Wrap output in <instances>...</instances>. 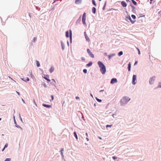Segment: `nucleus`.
I'll return each instance as SVG.
<instances>
[{
	"instance_id": "nucleus-1",
	"label": "nucleus",
	"mask_w": 161,
	"mask_h": 161,
	"mask_svg": "<svg viewBox=\"0 0 161 161\" xmlns=\"http://www.w3.org/2000/svg\"><path fill=\"white\" fill-rule=\"evenodd\" d=\"M97 64L100 68V71L103 74H104L106 70L105 66L102 62L100 61H98Z\"/></svg>"
},
{
	"instance_id": "nucleus-2",
	"label": "nucleus",
	"mask_w": 161,
	"mask_h": 161,
	"mask_svg": "<svg viewBox=\"0 0 161 161\" xmlns=\"http://www.w3.org/2000/svg\"><path fill=\"white\" fill-rule=\"evenodd\" d=\"M130 100L129 97H124L121 100L120 103L121 105H123L127 103Z\"/></svg>"
},
{
	"instance_id": "nucleus-3",
	"label": "nucleus",
	"mask_w": 161,
	"mask_h": 161,
	"mask_svg": "<svg viewBox=\"0 0 161 161\" xmlns=\"http://www.w3.org/2000/svg\"><path fill=\"white\" fill-rule=\"evenodd\" d=\"M136 83V76L134 75L133 76L132 83L133 85H135Z\"/></svg>"
},
{
	"instance_id": "nucleus-4",
	"label": "nucleus",
	"mask_w": 161,
	"mask_h": 161,
	"mask_svg": "<svg viewBox=\"0 0 161 161\" xmlns=\"http://www.w3.org/2000/svg\"><path fill=\"white\" fill-rule=\"evenodd\" d=\"M155 79V76H153L150 78L149 80V83L150 84H152L153 83L154 80Z\"/></svg>"
},
{
	"instance_id": "nucleus-5",
	"label": "nucleus",
	"mask_w": 161,
	"mask_h": 161,
	"mask_svg": "<svg viewBox=\"0 0 161 161\" xmlns=\"http://www.w3.org/2000/svg\"><path fill=\"white\" fill-rule=\"evenodd\" d=\"M86 19V13H84L82 16V21L83 24H86L85 20Z\"/></svg>"
},
{
	"instance_id": "nucleus-6",
	"label": "nucleus",
	"mask_w": 161,
	"mask_h": 161,
	"mask_svg": "<svg viewBox=\"0 0 161 161\" xmlns=\"http://www.w3.org/2000/svg\"><path fill=\"white\" fill-rule=\"evenodd\" d=\"M126 21H128V20H130L132 24H133L136 21V20H132L130 16H127L126 17Z\"/></svg>"
},
{
	"instance_id": "nucleus-7",
	"label": "nucleus",
	"mask_w": 161,
	"mask_h": 161,
	"mask_svg": "<svg viewBox=\"0 0 161 161\" xmlns=\"http://www.w3.org/2000/svg\"><path fill=\"white\" fill-rule=\"evenodd\" d=\"M87 51L90 56L92 57V58H94V54L91 52L90 50L89 49H87Z\"/></svg>"
},
{
	"instance_id": "nucleus-8",
	"label": "nucleus",
	"mask_w": 161,
	"mask_h": 161,
	"mask_svg": "<svg viewBox=\"0 0 161 161\" xmlns=\"http://www.w3.org/2000/svg\"><path fill=\"white\" fill-rule=\"evenodd\" d=\"M117 80L116 78L112 79L110 82L111 84H114V83H117Z\"/></svg>"
},
{
	"instance_id": "nucleus-9",
	"label": "nucleus",
	"mask_w": 161,
	"mask_h": 161,
	"mask_svg": "<svg viewBox=\"0 0 161 161\" xmlns=\"http://www.w3.org/2000/svg\"><path fill=\"white\" fill-rule=\"evenodd\" d=\"M84 34H85V38L86 39V40L87 41H88V42L90 41V40L89 38L87 36L86 34V32H84Z\"/></svg>"
},
{
	"instance_id": "nucleus-10",
	"label": "nucleus",
	"mask_w": 161,
	"mask_h": 161,
	"mask_svg": "<svg viewBox=\"0 0 161 161\" xmlns=\"http://www.w3.org/2000/svg\"><path fill=\"white\" fill-rule=\"evenodd\" d=\"M121 5L123 7H126L127 6L126 3L124 1H122L121 3Z\"/></svg>"
},
{
	"instance_id": "nucleus-11",
	"label": "nucleus",
	"mask_w": 161,
	"mask_h": 161,
	"mask_svg": "<svg viewBox=\"0 0 161 161\" xmlns=\"http://www.w3.org/2000/svg\"><path fill=\"white\" fill-rule=\"evenodd\" d=\"M81 0H76L75 3L76 4H79L81 3Z\"/></svg>"
},
{
	"instance_id": "nucleus-12",
	"label": "nucleus",
	"mask_w": 161,
	"mask_h": 161,
	"mask_svg": "<svg viewBox=\"0 0 161 161\" xmlns=\"http://www.w3.org/2000/svg\"><path fill=\"white\" fill-rule=\"evenodd\" d=\"M54 70V68L53 67H51L49 70V72L51 73Z\"/></svg>"
},
{
	"instance_id": "nucleus-13",
	"label": "nucleus",
	"mask_w": 161,
	"mask_h": 161,
	"mask_svg": "<svg viewBox=\"0 0 161 161\" xmlns=\"http://www.w3.org/2000/svg\"><path fill=\"white\" fill-rule=\"evenodd\" d=\"M115 55V54L114 53L111 54L110 55H108V57L109 59H110L112 57L114 56Z\"/></svg>"
},
{
	"instance_id": "nucleus-14",
	"label": "nucleus",
	"mask_w": 161,
	"mask_h": 161,
	"mask_svg": "<svg viewBox=\"0 0 161 161\" xmlns=\"http://www.w3.org/2000/svg\"><path fill=\"white\" fill-rule=\"evenodd\" d=\"M42 105L43 106H44L45 107H47V108H51V106L50 105H48L45 104H42Z\"/></svg>"
},
{
	"instance_id": "nucleus-15",
	"label": "nucleus",
	"mask_w": 161,
	"mask_h": 161,
	"mask_svg": "<svg viewBox=\"0 0 161 161\" xmlns=\"http://www.w3.org/2000/svg\"><path fill=\"white\" fill-rule=\"evenodd\" d=\"M128 69L129 71L130 70V68H131V64L130 63V62L128 64Z\"/></svg>"
},
{
	"instance_id": "nucleus-16",
	"label": "nucleus",
	"mask_w": 161,
	"mask_h": 161,
	"mask_svg": "<svg viewBox=\"0 0 161 161\" xmlns=\"http://www.w3.org/2000/svg\"><path fill=\"white\" fill-rule=\"evenodd\" d=\"M92 62H90L88 64H87L86 66L87 67H89L92 65Z\"/></svg>"
},
{
	"instance_id": "nucleus-17",
	"label": "nucleus",
	"mask_w": 161,
	"mask_h": 161,
	"mask_svg": "<svg viewBox=\"0 0 161 161\" xmlns=\"http://www.w3.org/2000/svg\"><path fill=\"white\" fill-rule=\"evenodd\" d=\"M92 12L94 14H95L96 12V9L95 7L92 8Z\"/></svg>"
},
{
	"instance_id": "nucleus-18",
	"label": "nucleus",
	"mask_w": 161,
	"mask_h": 161,
	"mask_svg": "<svg viewBox=\"0 0 161 161\" xmlns=\"http://www.w3.org/2000/svg\"><path fill=\"white\" fill-rule=\"evenodd\" d=\"M69 36L70 40H71L72 38V31L71 30L69 31Z\"/></svg>"
},
{
	"instance_id": "nucleus-19",
	"label": "nucleus",
	"mask_w": 161,
	"mask_h": 161,
	"mask_svg": "<svg viewBox=\"0 0 161 161\" xmlns=\"http://www.w3.org/2000/svg\"><path fill=\"white\" fill-rule=\"evenodd\" d=\"M36 62L37 66L38 67H39L40 66V63H39V61H36Z\"/></svg>"
},
{
	"instance_id": "nucleus-20",
	"label": "nucleus",
	"mask_w": 161,
	"mask_h": 161,
	"mask_svg": "<svg viewBox=\"0 0 161 161\" xmlns=\"http://www.w3.org/2000/svg\"><path fill=\"white\" fill-rule=\"evenodd\" d=\"M66 36L67 37H69V33L68 31L66 32Z\"/></svg>"
},
{
	"instance_id": "nucleus-21",
	"label": "nucleus",
	"mask_w": 161,
	"mask_h": 161,
	"mask_svg": "<svg viewBox=\"0 0 161 161\" xmlns=\"http://www.w3.org/2000/svg\"><path fill=\"white\" fill-rule=\"evenodd\" d=\"M74 136H75V137L76 139H78V136H77V135L76 134V133L75 132H74Z\"/></svg>"
},
{
	"instance_id": "nucleus-22",
	"label": "nucleus",
	"mask_w": 161,
	"mask_h": 161,
	"mask_svg": "<svg viewBox=\"0 0 161 161\" xmlns=\"http://www.w3.org/2000/svg\"><path fill=\"white\" fill-rule=\"evenodd\" d=\"M43 78L48 82H50L51 81V80L49 79L48 78L46 77H43Z\"/></svg>"
},
{
	"instance_id": "nucleus-23",
	"label": "nucleus",
	"mask_w": 161,
	"mask_h": 161,
	"mask_svg": "<svg viewBox=\"0 0 161 161\" xmlns=\"http://www.w3.org/2000/svg\"><path fill=\"white\" fill-rule=\"evenodd\" d=\"M123 52L122 51L120 52L118 54L119 56H120L123 54Z\"/></svg>"
},
{
	"instance_id": "nucleus-24",
	"label": "nucleus",
	"mask_w": 161,
	"mask_h": 161,
	"mask_svg": "<svg viewBox=\"0 0 161 161\" xmlns=\"http://www.w3.org/2000/svg\"><path fill=\"white\" fill-rule=\"evenodd\" d=\"M22 79L25 81H28L29 80V79L28 77L27 78L26 80H25V79L24 80V79Z\"/></svg>"
},
{
	"instance_id": "nucleus-25",
	"label": "nucleus",
	"mask_w": 161,
	"mask_h": 161,
	"mask_svg": "<svg viewBox=\"0 0 161 161\" xmlns=\"http://www.w3.org/2000/svg\"><path fill=\"white\" fill-rule=\"evenodd\" d=\"M132 3L135 5H137V3L134 0H131Z\"/></svg>"
},
{
	"instance_id": "nucleus-26",
	"label": "nucleus",
	"mask_w": 161,
	"mask_h": 161,
	"mask_svg": "<svg viewBox=\"0 0 161 161\" xmlns=\"http://www.w3.org/2000/svg\"><path fill=\"white\" fill-rule=\"evenodd\" d=\"M92 3L95 6H96V3H95V1H94V0H92Z\"/></svg>"
},
{
	"instance_id": "nucleus-27",
	"label": "nucleus",
	"mask_w": 161,
	"mask_h": 161,
	"mask_svg": "<svg viewBox=\"0 0 161 161\" xmlns=\"http://www.w3.org/2000/svg\"><path fill=\"white\" fill-rule=\"evenodd\" d=\"M63 151H64V148H62L61 149V155L63 156Z\"/></svg>"
},
{
	"instance_id": "nucleus-28",
	"label": "nucleus",
	"mask_w": 161,
	"mask_h": 161,
	"mask_svg": "<svg viewBox=\"0 0 161 161\" xmlns=\"http://www.w3.org/2000/svg\"><path fill=\"white\" fill-rule=\"evenodd\" d=\"M131 17L132 19H135L136 18V16L134 15H131Z\"/></svg>"
},
{
	"instance_id": "nucleus-29",
	"label": "nucleus",
	"mask_w": 161,
	"mask_h": 161,
	"mask_svg": "<svg viewBox=\"0 0 161 161\" xmlns=\"http://www.w3.org/2000/svg\"><path fill=\"white\" fill-rule=\"evenodd\" d=\"M11 160V159L10 158H6L4 161H10Z\"/></svg>"
},
{
	"instance_id": "nucleus-30",
	"label": "nucleus",
	"mask_w": 161,
	"mask_h": 161,
	"mask_svg": "<svg viewBox=\"0 0 161 161\" xmlns=\"http://www.w3.org/2000/svg\"><path fill=\"white\" fill-rule=\"evenodd\" d=\"M96 100H97V101L99 102H102V100H101V99H99L97 98H96Z\"/></svg>"
},
{
	"instance_id": "nucleus-31",
	"label": "nucleus",
	"mask_w": 161,
	"mask_h": 161,
	"mask_svg": "<svg viewBox=\"0 0 161 161\" xmlns=\"http://www.w3.org/2000/svg\"><path fill=\"white\" fill-rule=\"evenodd\" d=\"M30 75L32 78L34 79L35 78L34 76L32 74V73L30 74Z\"/></svg>"
},
{
	"instance_id": "nucleus-32",
	"label": "nucleus",
	"mask_w": 161,
	"mask_h": 161,
	"mask_svg": "<svg viewBox=\"0 0 161 161\" xmlns=\"http://www.w3.org/2000/svg\"><path fill=\"white\" fill-rule=\"evenodd\" d=\"M136 49H137V50H138V54H141V52H140V50L137 47L136 48Z\"/></svg>"
},
{
	"instance_id": "nucleus-33",
	"label": "nucleus",
	"mask_w": 161,
	"mask_h": 161,
	"mask_svg": "<svg viewBox=\"0 0 161 161\" xmlns=\"http://www.w3.org/2000/svg\"><path fill=\"white\" fill-rule=\"evenodd\" d=\"M112 126V125H107L106 126V128H108V127H111Z\"/></svg>"
},
{
	"instance_id": "nucleus-34",
	"label": "nucleus",
	"mask_w": 161,
	"mask_h": 161,
	"mask_svg": "<svg viewBox=\"0 0 161 161\" xmlns=\"http://www.w3.org/2000/svg\"><path fill=\"white\" fill-rule=\"evenodd\" d=\"M83 71L85 73H87V70L86 69H84L83 70Z\"/></svg>"
},
{
	"instance_id": "nucleus-35",
	"label": "nucleus",
	"mask_w": 161,
	"mask_h": 161,
	"mask_svg": "<svg viewBox=\"0 0 161 161\" xmlns=\"http://www.w3.org/2000/svg\"><path fill=\"white\" fill-rule=\"evenodd\" d=\"M158 87H161V82H159L158 84Z\"/></svg>"
},
{
	"instance_id": "nucleus-36",
	"label": "nucleus",
	"mask_w": 161,
	"mask_h": 161,
	"mask_svg": "<svg viewBox=\"0 0 161 161\" xmlns=\"http://www.w3.org/2000/svg\"><path fill=\"white\" fill-rule=\"evenodd\" d=\"M113 158L115 160L117 159V158L116 156H114L113 157Z\"/></svg>"
},
{
	"instance_id": "nucleus-37",
	"label": "nucleus",
	"mask_w": 161,
	"mask_h": 161,
	"mask_svg": "<svg viewBox=\"0 0 161 161\" xmlns=\"http://www.w3.org/2000/svg\"><path fill=\"white\" fill-rule=\"evenodd\" d=\"M43 85H44V86L45 87H47V86H46V84H45L44 82V83H43Z\"/></svg>"
},
{
	"instance_id": "nucleus-38",
	"label": "nucleus",
	"mask_w": 161,
	"mask_h": 161,
	"mask_svg": "<svg viewBox=\"0 0 161 161\" xmlns=\"http://www.w3.org/2000/svg\"><path fill=\"white\" fill-rule=\"evenodd\" d=\"M8 146V144H6L4 147V148H5L6 147H7Z\"/></svg>"
},
{
	"instance_id": "nucleus-39",
	"label": "nucleus",
	"mask_w": 161,
	"mask_h": 161,
	"mask_svg": "<svg viewBox=\"0 0 161 161\" xmlns=\"http://www.w3.org/2000/svg\"><path fill=\"white\" fill-rule=\"evenodd\" d=\"M52 100H53L54 99V97L53 95L51 96Z\"/></svg>"
},
{
	"instance_id": "nucleus-40",
	"label": "nucleus",
	"mask_w": 161,
	"mask_h": 161,
	"mask_svg": "<svg viewBox=\"0 0 161 161\" xmlns=\"http://www.w3.org/2000/svg\"><path fill=\"white\" fill-rule=\"evenodd\" d=\"M16 92L18 94V95L20 96V93H19V92H17V91H16Z\"/></svg>"
},
{
	"instance_id": "nucleus-41",
	"label": "nucleus",
	"mask_w": 161,
	"mask_h": 161,
	"mask_svg": "<svg viewBox=\"0 0 161 161\" xmlns=\"http://www.w3.org/2000/svg\"><path fill=\"white\" fill-rule=\"evenodd\" d=\"M14 123H15V124H16V122L15 120L14 116Z\"/></svg>"
},
{
	"instance_id": "nucleus-42",
	"label": "nucleus",
	"mask_w": 161,
	"mask_h": 161,
	"mask_svg": "<svg viewBox=\"0 0 161 161\" xmlns=\"http://www.w3.org/2000/svg\"><path fill=\"white\" fill-rule=\"evenodd\" d=\"M137 63H138L137 61H136L134 65H135L136 64H137Z\"/></svg>"
},
{
	"instance_id": "nucleus-43",
	"label": "nucleus",
	"mask_w": 161,
	"mask_h": 161,
	"mask_svg": "<svg viewBox=\"0 0 161 161\" xmlns=\"http://www.w3.org/2000/svg\"><path fill=\"white\" fill-rule=\"evenodd\" d=\"M76 99H79V97H76Z\"/></svg>"
},
{
	"instance_id": "nucleus-44",
	"label": "nucleus",
	"mask_w": 161,
	"mask_h": 161,
	"mask_svg": "<svg viewBox=\"0 0 161 161\" xmlns=\"http://www.w3.org/2000/svg\"><path fill=\"white\" fill-rule=\"evenodd\" d=\"M33 101H34V103H35V105H36V106H37L36 104V103H35V100H34H34H33Z\"/></svg>"
},
{
	"instance_id": "nucleus-45",
	"label": "nucleus",
	"mask_w": 161,
	"mask_h": 161,
	"mask_svg": "<svg viewBox=\"0 0 161 161\" xmlns=\"http://www.w3.org/2000/svg\"><path fill=\"white\" fill-rule=\"evenodd\" d=\"M62 49H64V46L63 45L62 43Z\"/></svg>"
},
{
	"instance_id": "nucleus-46",
	"label": "nucleus",
	"mask_w": 161,
	"mask_h": 161,
	"mask_svg": "<svg viewBox=\"0 0 161 161\" xmlns=\"http://www.w3.org/2000/svg\"><path fill=\"white\" fill-rule=\"evenodd\" d=\"M86 136L87 137H88V134L87 133H86Z\"/></svg>"
},
{
	"instance_id": "nucleus-47",
	"label": "nucleus",
	"mask_w": 161,
	"mask_h": 161,
	"mask_svg": "<svg viewBox=\"0 0 161 161\" xmlns=\"http://www.w3.org/2000/svg\"><path fill=\"white\" fill-rule=\"evenodd\" d=\"M82 59L83 60H85V58H82Z\"/></svg>"
},
{
	"instance_id": "nucleus-48",
	"label": "nucleus",
	"mask_w": 161,
	"mask_h": 161,
	"mask_svg": "<svg viewBox=\"0 0 161 161\" xmlns=\"http://www.w3.org/2000/svg\"><path fill=\"white\" fill-rule=\"evenodd\" d=\"M86 139L87 140V141H89V139L88 138H86Z\"/></svg>"
},
{
	"instance_id": "nucleus-49",
	"label": "nucleus",
	"mask_w": 161,
	"mask_h": 161,
	"mask_svg": "<svg viewBox=\"0 0 161 161\" xmlns=\"http://www.w3.org/2000/svg\"><path fill=\"white\" fill-rule=\"evenodd\" d=\"M5 149V148H4V147L3 148V149L2 151H3Z\"/></svg>"
},
{
	"instance_id": "nucleus-50",
	"label": "nucleus",
	"mask_w": 161,
	"mask_h": 161,
	"mask_svg": "<svg viewBox=\"0 0 161 161\" xmlns=\"http://www.w3.org/2000/svg\"><path fill=\"white\" fill-rule=\"evenodd\" d=\"M153 0H150V4H151V3H152V1Z\"/></svg>"
},
{
	"instance_id": "nucleus-51",
	"label": "nucleus",
	"mask_w": 161,
	"mask_h": 161,
	"mask_svg": "<svg viewBox=\"0 0 161 161\" xmlns=\"http://www.w3.org/2000/svg\"><path fill=\"white\" fill-rule=\"evenodd\" d=\"M11 79L12 80H13V81H14V82H15V80H14L12 78H11Z\"/></svg>"
},
{
	"instance_id": "nucleus-52",
	"label": "nucleus",
	"mask_w": 161,
	"mask_h": 161,
	"mask_svg": "<svg viewBox=\"0 0 161 161\" xmlns=\"http://www.w3.org/2000/svg\"><path fill=\"white\" fill-rule=\"evenodd\" d=\"M52 80L54 82H55V80L54 79H52Z\"/></svg>"
},
{
	"instance_id": "nucleus-53",
	"label": "nucleus",
	"mask_w": 161,
	"mask_h": 161,
	"mask_svg": "<svg viewBox=\"0 0 161 161\" xmlns=\"http://www.w3.org/2000/svg\"><path fill=\"white\" fill-rule=\"evenodd\" d=\"M22 101H23V102L25 103V102H24V101L23 100V99H22Z\"/></svg>"
},
{
	"instance_id": "nucleus-54",
	"label": "nucleus",
	"mask_w": 161,
	"mask_h": 161,
	"mask_svg": "<svg viewBox=\"0 0 161 161\" xmlns=\"http://www.w3.org/2000/svg\"><path fill=\"white\" fill-rule=\"evenodd\" d=\"M54 3L55 2L57 1L58 0H54Z\"/></svg>"
},
{
	"instance_id": "nucleus-55",
	"label": "nucleus",
	"mask_w": 161,
	"mask_h": 161,
	"mask_svg": "<svg viewBox=\"0 0 161 161\" xmlns=\"http://www.w3.org/2000/svg\"><path fill=\"white\" fill-rule=\"evenodd\" d=\"M104 54H105V55H107V53H104Z\"/></svg>"
},
{
	"instance_id": "nucleus-56",
	"label": "nucleus",
	"mask_w": 161,
	"mask_h": 161,
	"mask_svg": "<svg viewBox=\"0 0 161 161\" xmlns=\"http://www.w3.org/2000/svg\"><path fill=\"white\" fill-rule=\"evenodd\" d=\"M99 138L100 139H102V138H101V137H99Z\"/></svg>"
},
{
	"instance_id": "nucleus-57",
	"label": "nucleus",
	"mask_w": 161,
	"mask_h": 161,
	"mask_svg": "<svg viewBox=\"0 0 161 161\" xmlns=\"http://www.w3.org/2000/svg\"><path fill=\"white\" fill-rule=\"evenodd\" d=\"M16 127H19V126H18V125H17V126H16Z\"/></svg>"
},
{
	"instance_id": "nucleus-58",
	"label": "nucleus",
	"mask_w": 161,
	"mask_h": 161,
	"mask_svg": "<svg viewBox=\"0 0 161 161\" xmlns=\"http://www.w3.org/2000/svg\"><path fill=\"white\" fill-rule=\"evenodd\" d=\"M16 127H19V126H18V125H17V126H16Z\"/></svg>"
},
{
	"instance_id": "nucleus-59",
	"label": "nucleus",
	"mask_w": 161,
	"mask_h": 161,
	"mask_svg": "<svg viewBox=\"0 0 161 161\" xmlns=\"http://www.w3.org/2000/svg\"><path fill=\"white\" fill-rule=\"evenodd\" d=\"M103 91V90H102L100 91V92H102V91Z\"/></svg>"
},
{
	"instance_id": "nucleus-60",
	"label": "nucleus",
	"mask_w": 161,
	"mask_h": 161,
	"mask_svg": "<svg viewBox=\"0 0 161 161\" xmlns=\"http://www.w3.org/2000/svg\"><path fill=\"white\" fill-rule=\"evenodd\" d=\"M8 77H9V78H10V79H11V78L10 76H8Z\"/></svg>"
},
{
	"instance_id": "nucleus-61",
	"label": "nucleus",
	"mask_w": 161,
	"mask_h": 161,
	"mask_svg": "<svg viewBox=\"0 0 161 161\" xmlns=\"http://www.w3.org/2000/svg\"><path fill=\"white\" fill-rule=\"evenodd\" d=\"M1 120V118H0V120Z\"/></svg>"
},
{
	"instance_id": "nucleus-62",
	"label": "nucleus",
	"mask_w": 161,
	"mask_h": 161,
	"mask_svg": "<svg viewBox=\"0 0 161 161\" xmlns=\"http://www.w3.org/2000/svg\"><path fill=\"white\" fill-rule=\"evenodd\" d=\"M104 9V7H103V9Z\"/></svg>"
},
{
	"instance_id": "nucleus-63",
	"label": "nucleus",
	"mask_w": 161,
	"mask_h": 161,
	"mask_svg": "<svg viewBox=\"0 0 161 161\" xmlns=\"http://www.w3.org/2000/svg\"><path fill=\"white\" fill-rule=\"evenodd\" d=\"M104 9V7H103V9Z\"/></svg>"
},
{
	"instance_id": "nucleus-64",
	"label": "nucleus",
	"mask_w": 161,
	"mask_h": 161,
	"mask_svg": "<svg viewBox=\"0 0 161 161\" xmlns=\"http://www.w3.org/2000/svg\"><path fill=\"white\" fill-rule=\"evenodd\" d=\"M91 96H92V94H91Z\"/></svg>"
}]
</instances>
